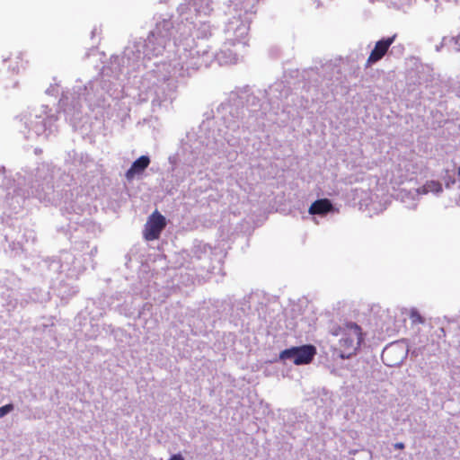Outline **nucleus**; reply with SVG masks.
I'll return each mask as SVG.
<instances>
[{"label": "nucleus", "mask_w": 460, "mask_h": 460, "mask_svg": "<svg viewBox=\"0 0 460 460\" xmlns=\"http://www.w3.org/2000/svg\"><path fill=\"white\" fill-rule=\"evenodd\" d=\"M144 172V155L138 157L126 172L128 181L135 177V174Z\"/></svg>", "instance_id": "nucleus-10"}, {"label": "nucleus", "mask_w": 460, "mask_h": 460, "mask_svg": "<svg viewBox=\"0 0 460 460\" xmlns=\"http://www.w3.org/2000/svg\"><path fill=\"white\" fill-rule=\"evenodd\" d=\"M150 160L149 157L146 155V168L149 165Z\"/></svg>", "instance_id": "nucleus-19"}, {"label": "nucleus", "mask_w": 460, "mask_h": 460, "mask_svg": "<svg viewBox=\"0 0 460 460\" xmlns=\"http://www.w3.org/2000/svg\"><path fill=\"white\" fill-rule=\"evenodd\" d=\"M211 56H209L208 47L204 40L197 41L190 49H184L180 54L181 61V69L186 66V70L199 69L202 66H208Z\"/></svg>", "instance_id": "nucleus-1"}, {"label": "nucleus", "mask_w": 460, "mask_h": 460, "mask_svg": "<svg viewBox=\"0 0 460 460\" xmlns=\"http://www.w3.org/2000/svg\"><path fill=\"white\" fill-rule=\"evenodd\" d=\"M458 175H460V167L458 168Z\"/></svg>", "instance_id": "nucleus-20"}, {"label": "nucleus", "mask_w": 460, "mask_h": 460, "mask_svg": "<svg viewBox=\"0 0 460 460\" xmlns=\"http://www.w3.org/2000/svg\"><path fill=\"white\" fill-rule=\"evenodd\" d=\"M442 191V185L438 181H429L422 187V193L434 192L439 193Z\"/></svg>", "instance_id": "nucleus-12"}, {"label": "nucleus", "mask_w": 460, "mask_h": 460, "mask_svg": "<svg viewBox=\"0 0 460 460\" xmlns=\"http://www.w3.org/2000/svg\"><path fill=\"white\" fill-rule=\"evenodd\" d=\"M249 26L246 22H243L239 18H234L229 21L226 25V33L229 36H234V38H230L229 40L234 41H239L245 38L248 34Z\"/></svg>", "instance_id": "nucleus-7"}, {"label": "nucleus", "mask_w": 460, "mask_h": 460, "mask_svg": "<svg viewBox=\"0 0 460 460\" xmlns=\"http://www.w3.org/2000/svg\"><path fill=\"white\" fill-rule=\"evenodd\" d=\"M362 341L361 328L354 323L347 324L346 331L340 340L341 358H349L356 353Z\"/></svg>", "instance_id": "nucleus-2"}, {"label": "nucleus", "mask_w": 460, "mask_h": 460, "mask_svg": "<svg viewBox=\"0 0 460 460\" xmlns=\"http://www.w3.org/2000/svg\"><path fill=\"white\" fill-rule=\"evenodd\" d=\"M199 30L201 31V34L204 38L208 37V35H211L209 26L206 23L202 24Z\"/></svg>", "instance_id": "nucleus-15"}, {"label": "nucleus", "mask_w": 460, "mask_h": 460, "mask_svg": "<svg viewBox=\"0 0 460 460\" xmlns=\"http://www.w3.org/2000/svg\"><path fill=\"white\" fill-rule=\"evenodd\" d=\"M212 0H194V5L199 13L208 14L212 11Z\"/></svg>", "instance_id": "nucleus-11"}, {"label": "nucleus", "mask_w": 460, "mask_h": 460, "mask_svg": "<svg viewBox=\"0 0 460 460\" xmlns=\"http://www.w3.org/2000/svg\"><path fill=\"white\" fill-rule=\"evenodd\" d=\"M13 410V405L12 403H9V404L0 407V418H3L4 416H5L7 413L12 411Z\"/></svg>", "instance_id": "nucleus-14"}, {"label": "nucleus", "mask_w": 460, "mask_h": 460, "mask_svg": "<svg viewBox=\"0 0 460 460\" xmlns=\"http://www.w3.org/2000/svg\"><path fill=\"white\" fill-rule=\"evenodd\" d=\"M407 355V346L403 342L397 341L385 347L381 357L386 366L396 367L404 361Z\"/></svg>", "instance_id": "nucleus-4"}, {"label": "nucleus", "mask_w": 460, "mask_h": 460, "mask_svg": "<svg viewBox=\"0 0 460 460\" xmlns=\"http://www.w3.org/2000/svg\"><path fill=\"white\" fill-rule=\"evenodd\" d=\"M395 449H403L405 447L402 442H398L394 445Z\"/></svg>", "instance_id": "nucleus-17"}, {"label": "nucleus", "mask_w": 460, "mask_h": 460, "mask_svg": "<svg viewBox=\"0 0 460 460\" xmlns=\"http://www.w3.org/2000/svg\"><path fill=\"white\" fill-rule=\"evenodd\" d=\"M454 183H455V179H452L451 177H449V180L446 181V187L449 188Z\"/></svg>", "instance_id": "nucleus-18"}, {"label": "nucleus", "mask_w": 460, "mask_h": 460, "mask_svg": "<svg viewBox=\"0 0 460 460\" xmlns=\"http://www.w3.org/2000/svg\"><path fill=\"white\" fill-rule=\"evenodd\" d=\"M316 354V349L313 345H303L284 349L279 354L281 360H290L295 365H306L312 362Z\"/></svg>", "instance_id": "nucleus-3"}, {"label": "nucleus", "mask_w": 460, "mask_h": 460, "mask_svg": "<svg viewBox=\"0 0 460 460\" xmlns=\"http://www.w3.org/2000/svg\"><path fill=\"white\" fill-rule=\"evenodd\" d=\"M166 226L165 217L158 211H155L146 224V240H155Z\"/></svg>", "instance_id": "nucleus-5"}, {"label": "nucleus", "mask_w": 460, "mask_h": 460, "mask_svg": "<svg viewBox=\"0 0 460 460\" xmlns=\"http://www.w3.org/2000/svg\"><path fill=\"white\" fill-rule=\"evenodd\" d=\"M410 317H411L412 323H424L423 317L416 310H412L411 312Z\"/></svg>", "instance_id": "nucleus-13"}, {"label": "nucleus", "mask_w": 460, "mask_h": 460, "mask_svg": "<svg viewBox=\"0 0 460 460\" xmlns=\"http://www.w3.org/2000/svg\"><path fill=\"white\" fill-rule=\"evenodd\" d=\"M332 206L330 200L326 199H318L311 205V207L309 208V213L312 215H324L332 209Z\"/></svg>", "instance_id": "nucleus-9"}, {"label": "nucleus", "mask_w": 460, "mask_h": 460, "mask_svg": "<svg viewBox=\"0 0 460 460\" xmlns=\"http://www.w3.org/2000/svg\"><path fill=\"white\" fill-rule=\"evenodd\" d=\"M169 460H184V458L181 454H176L172 456Z\"/></svg>", "instance_id": "nucleus-16"}, {"label": "nucleus", "mask_w": 460, "mask_h": 460, "mask_svg": "<svg viewBox=\"0 0 460 460\" xmlns=\"http://www.w3.org/2000/svg\"><path fill=\"white\" fill-rule=\"evenodd\" d=\"M395 37H396V35H394L389 38L382 39L376 43L374 49L371 51L368 58H367V66L379 61L385 55L389 47L394 41Z\"/></svg>", "instance_id": "nucleus-6"}, {"label": "nucleus", "mask_w": 460, "mask_h": 460, "mask_svg": "<svg viewBox=\"0 0 460 460\" xmlns=\"http://www.w3.org/2000/svg\"><path fill=\"white\" fill-rule=\"evenodd\" d=\"M172 29V23L171 21L164 20L162 22L156 25L155 31L150 32L148 35V40L151 41V38L155 35L158 36L159 44H164L165 40L170 36L171 30Z\"/></svg>", "instance_id": "nucleus-8"}]
</instances>
